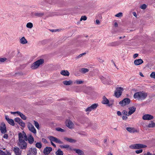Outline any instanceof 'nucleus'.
I'll use <instances>...</instances> for the list:
<instances>
[{"label": "nucleus", "mask_w": 155, "mask_h": 155, "mask_svg": "<svg viewBox=\"0 0 155 155\" xmlns=\"http://www.w3.org/2000/svg\"><path fill=\"white\" fill-rule=\"evenodd\" d=\"M13 151L16 155H21V151L18 147H15L13 149Z\"/></svg>", "instance_id": "4468645a"}, {"label": "nucleus", "mask_w": 155, "mask_h": 155, "mask_svg": "<svg viewBox=\"0 0 155 155\" xmlns=\"http://www.w3.org/2000/svg\"><path fill=\"white\" fill-rule=\"evenodd\" d=\"M8 135L7 134H5L3 136V137L5 139H7L8 138Z\"/></svg>", "instance_id": "864d4df0"}, {"label": "nucleus", "mask_w": 155, "mask_h": 155, "mask_svg": "<svg viewBox=\"0 0 155 155\" xmlns=\"http://www.w3.org/2000/svg\"><path fill=\"white\" fill-rule=\"evenodd\" d=\"M64 139L65 140L71 143H73L75 142V141L74 140L68 137H65Z\"/></svg>", "instance_id": "7c9ffc66"}, {"label": "nucleus", "mask_w": 155, "mask_h": 155, "mask_svg": "<svg viewBox=\"0 0 155 155\" xmlns=\"http://www.w3.org/2000/svg\"><path fill=\"white\" fill-rule=\"evenodd\" d=\"M19 140H27L26 134L24 133H19L18 134Z\"/></svg>", "instance_id": "1a4fd4ad"}, {"label": "nucleus", "mask_w": 155, "mask_h": 155, "mask_svg": "<svg viewBox=\"0 0 155 155\" xmlns=\"http://www.w3.org/2000/svg\"><path fill=\"white\" fill-rule=\"evenodd\" d=\"M96 24H99L100 23L99 20L98 19H97L96 20Z\"/></svg>", "instance_id": "680f3d73"}, {"label": "nucleus", "mask_w": 155, "mask_h": 155, "mask_svg": "<svg viewBox=\"0 0 155 155\" xmlns=\"http://www.w3.org/2000/svg\"><path fill=\"white\" fill-rule=\"evenodd\" d=\"M103 83L104 84H112V82L111 81H109L108 79L106 80V79L104 78V77H102L100 78Z\"/></svg>", "instance_id": "dca6fc26"}, {"label": "nucleus", "mask_w": 155, "mask_h": 155, "mask_svg": "<svg viewBox=\"0 0 155 155\" xmlns=\"http://www.w3.org/2000/svg\"><path fill=\"white\" fill-rule=\"evenodd\" d=\"M18 113V115L22 119L25 120L26 119V117L25 115L20 112Z\"/></svg>", "instance_id": "bb28decb"}, {"label": "nucleus", "mask_w": 155, "mask_h": 155, "mask_svg": "<svg viewBox=\"0 0 155 155\" xmlns=\"http://www.w3.org/2000/svg\"><path fill=\"white\" fill-rule=\"evenodd\" d=\"M75 82L77 84H82L83 83V81H82L76 80L75 81Z\"/></svg>", "instance_id": "09e8293b"}, {"label": "nucleus", "mask_w": 155, "mask_h": 155, "mask_svg": "<svg viewBox=\"0 0 155 155\" xmlns=\"http://www.w3.org/2000/svg\"><path fill=\"white\" fill-rule=\"evenodd\" d=\"M126 130L129 132L131 133H134L135 132H137V130H135L134 128H131L130 127H127L126 128Z\"/></svg>", "instance_id": "4be33fe9"}, {"label": "nucleus", "mask_w": 155, "mask_h": 155, "mask_svg": "<svg viewBox=\"0 0 155 155\" xmlns=\"http://www.w3.org/2000/svg\"><path fill=\"white\" fill-rule=\"evenodd\" d=\"M147 155H152V154L150 152H147Z\"/></svg>", "instance_id": "338daca9"}, {"label": "nucleus", "mask_w": 155, "mask_h": 155, "mask_svg": "<svg viewBox=\"0 0 155 155\" xmlns=\"http://www.w3.org/2000/svg\"><path fill=\"white\" fill-rule=\"evenodd\" d=\"M123 16V13L122 12H119L118 14H116L115 15V16L118 17L120 18Z\"/></svg>", "instance_id": "58836bf2"}, {"label": "nucleus", "mask_w": 155, "mask_h": 155, "mask_svg": "<svg viewBox=\"0 0 155 155\" xmlns=\"http://www.w3.org/2000/svg\"><path fill=\"white\" fill-rule=\"evenodd\" d=\"M147 96V93L143 91H140L135 93L134 95V99H137L140 100L144 99Z\"/></svg>", "instance_id": "f257e3e1"}, {"label": "nucleus", "mask_w": 155, "mask_h": 155, "mask_svg": "<svg viewBox=\"0 0 155 155\" xmlns=\"http://www.w3.org/2000/svg\"><path fill=\"white\" fill-rule=\"evenodd\" d=\"M150 77L152 78L155 79V72H152L150 75Z\"/></svg>", "instance_id": "37998d69"}, {"label": "nucleus", "mask_w": 155, "mask_h": 155, "mask_svg": "<svg viewBox=\"0 0 155 155\" xmlns=\"http://www.w3.org/2000/svg\"><path fill=\"white\" fill-rule=\"evenodd\" d=\"M57 130L61 132H64V130L60 127H57L56 128Z\"/></svg>", "instance_id": "a19ab883"}, {"label": "nucleus", "mask_w": 155, "mask_h": 155, "mask_svg": "<svg viewBox=\"0 0 155 155\" xmlns=\"http://www.w3.org/2000/svg\"><path fill=\"white\" fill-rule=\"evenodd\" d=\"M18 145L19 147L22 149H25L27 147V143L25 140H19Z\"/></svg>", "instance_id": "39448f33"}, {"label": "nucleus", "mask_w": 155, "mask_h": 155, "mask_svg": "<svg viewBox=\"0 0 155 155\" xmlns=\"http://www.w3.org/2000/svg\"><path fill=\"white\" fill-rule=\"evenodd\" d=\"M35 146L37 147L40 149L42 147V144L40 142H38L36 144Z\"/></svg>", "instance_id": "f704fd0d"}, {"label": "nucleus", "mask_w": 155, "mask_h": 155, "mask_svg": "<svg viewBox=\"0 0 155 155\" xmlns=\"http://www.w3.org/2000/svg\"><path fill=\"white\" fill-rule=\"evenodd\" d=\"M55 154L56 155H63V153L62 151L60 149H58L56 152Z\"/></svg>", "instance_id": "c756f323"}, {"label": "nucleus", "mask_w": 155, "mask_h": 155, "mask_svg": "<svg viewBox=\"0 0 155 155\" xmlns=\"http://www.w3.org/2000/svg\"><path fill=\"white\" fill-rule=\"evenodd\" d=\"M60 74L62 75L65 76H68L69 75V73L67 70H62L60 72Z\"/></svg>", "instance_id": "6ab92c4d"}, {"label": "nucleus", "mask_w": 155, "mask_h": 155, "mask_svg": "<svg viewBox=\"0 0 155 155\" xmlns=\"http://www.w3.org/2000/svg\"><path fill=\"white\" fill-rule=\"evenodd\" d=\"M140 75L141 76H142L143 77V74L141 72L140 73Z\"/></svg>", "instance_id": "69168bd1"}, {"label": "nucleus", "mask_w": 155, "mask_h": 155, "mask_svg": "<svg viewBox=\"0 0 155 155\" xmlns=\"http://www.w3.org/2000/svg\"><path fill=\"white\" fill-rule=\"evenodd\" d=\"M122 113L123 114H125L127 116H128V113H127V112L125 110H124L122 112Z\"/></svg>", "instance_id": "603ef678"}, {"label": "nucleus", "mask_w": 155, "mask_h": 155, "mask_svg": "<svg viewBox=\"0 0 155 155\" xmlns=\"http://www.w3.org/2000/svg\"><path fill=\"white\" fill-rule=\"evenodd\" d=\"M5 119L7 121L10 119L9 118L8 116L7 115L5 116Z\"/></svg>", "instance_id": "6e6d98bb"}, {"label": "nucleus", "mask_w": 155, "mask_h": 155, "mask_svg": "<svg viewBox=\"0 0 155 155\" xmlns=\"http://www.w3.org/2000/svg\"><path fill=\"white\" fill-rule=\"evenodd\" d=\"M28 127L30 131L34 134H36V129L33 125L30 122H28Z\"/></svg>", "instance_id": "6e6552de"}, {"label": "nucleus", "mask_w": 155, "mask_h": 155, "mask_svg": "<svg viewBox=\"0 0 155 155\" xmlns=\"http://www.w3.org/2000/svg\"><path fill=\"white\" fill-rule=\"evenodd\" d=\"M117 114L119 116H120L121 115V113L120 111H118L117 112Z\"/></svg>", "instance_id": "052dcab7"}, {"label": "nucleus", "mask_w": 155, "mask_h": 155, "mask_svg": "<svg viewBox=\"0 0 155 155\" xmlns=\"http://www.w3.org/2000/svg\"><path fill=\"white\" fill-rule=\"evenodd\" d=\"M34 124H35V127L37 129H38L39 128V125L37 121H36L35 120L34 121Z\"/></svg>", "instance_id": "79ce46f5"}, {"label": "nucleus", "mask_w": 155, "mask_h": 155, "mask_svg": "<svg viewBox=\"0 0 155 155\" xmlns=\"http://www.w3.org/2000/svg\"><path fill=\"white\" fill-rule=\"evenodd\" d=\"M102 103L104 104H108L109 103V101L105 96H104L103 97V100L102 101Z\"/></svg>", "instance_id": "b1692460"}, {"label": "nucleus", "mask_w": 155, "mask_h": 155, "mask_svg": "<svg viewBox=\"0 0 155 155\" xmlns=\"http://www.w3.org/2000/svg\"><path fill=\"white\" fill-rule=\"evenodd\" d=\"M114 26H115V27H117L118 26V24L117 23V22H115L114 23Z\"/></svg>", "instance_id": "e2e57ef3"}, {"label": "nucleus", "mask_w": 155, "mask_h": 155, "mask_svg": "<svg viewBox=\"0 0 155 155\" xmlns=\"http://www.w3.org/2000/svg\"><path fill=\"white\" fill-rule=\"evenodd\" d=\"M147 7V5H146L145 4H143L142 5H141L140 6V8L142 9H145Z\"/></svg>", "instance_id": "de8ad7c7"}, {"label": "nucleus", "mask_w": 155, "mask_h": 155, "mask_svg": "<svg viewBox=\"0 0 155 155\" xmlns=\"http://www.w3.org/2000/svg\"><path fill=\"white\" fill-rule=\"evenodd\" d=\"M44 62L43 59H40L33 63L31 66V68L33 69L37 68L40 65L42 64Z\"/></svg>", "instance_id": "7ed1b4c3"}, {"label": "nucleus", "mask_w": 155, "mask_h": 155, "mask_svg": "<svg viewBox=\"0 0 155 155\" xmlns=\"http://www.w3.org/2000/svg\"><path fill=\"white\" fill-rule=\"evenodd\" d=\"M7 122L9 124L12 126H13L15 125L14 122L12 119H10Z\"/></svg>", "instance_id": "72a5a7b5"}, {"label": "nucleus", "mask_w": 155, "mask_h": 155, "mask_svg": "<svg viewBox=\"0 0 155 155\" xmlns=\"http://www.w3.org/2000/svg\"><path fill=\"white\" fill-rule=\"evenodd\" d=\"M143 63V61L141 59L135 60L134 62V64L136 65H140Z\"/></svg>", "instance_id": "f3484780"}, {"label": "nucleus", "mask_w": 155, "mask_h": 155, "mask_svg": "<svg viewBox=\"0 0 155 155\" xmlns=\"http://www.w3.org/2000/svg\"><path fill=\"white\" fill-rule=\"evenodd\" d=\"M136 108L134 107H132L129 108V111L128 113V116L131 115L135 111Z\"/></svg>", "instance_id": "2eb2a0df"}, {"label": "nucleus", "mask_w": 155, "mask_h": 155, "mask_svg": "<svg viewBox=\"0 0 155 155\" xmlns=\"http://www.w3.org/2000/svg\"><path fill=\"white\" fill-rule=\"evenodd\" d=\"M29 153H31V155H36L37 154V149L36 148H31L29 150Z\"/></svg>", "instance_id": "412c9836"}, {"label": "nucleus", "mask_w": 155, "mask_h": 155, "mask_svg": "<svg viewBox=\"0 0 155 155\" xmlns=\"http://www.w3.org/2000/svg\"><path fill=\"white\" fill-rule=\"evenodd\" d=\"M107 155H113V154L110 153H108Z\"/></svg>", "instance_id": "774afa93"}, {"label": "nucleus", "mask_w": 155, "mask_h": 155, "mask_svg": "<svg viewBox=\"0 0 155 155\" xmlns=\"http://www.w3.org/2000/svg\"><path fill=\"white\" fill-rule=\"evenodd\" d=\"M63 83L65 85H71L72 84L73 82L71 80H69L68 81H64L63 82Z\"/></svg>", "instance_id": "393cba45"}, {"label": "nucleus", "mask_w": 155, "mask_h": 155, "mask_svg": "<svg viewBox=\"0 0 155 155\" xmlns=\"http://www.w3.org/2000/svg\"><path fill=\"white\" fill-rule=\"evenodd\" d=\"M133 15L135 16V17H136L137 16V15H136V13L135 12H134L133 13Z\"/></svg>", "instance_id": "0e129e2a"}, {"label": "nucleus", "mask_w": 155, "mask_h": 155, "mask_svg": "<svg viewBox=\"0 0 155 155\" xmlns=\"http://www.w3.org/2000/svg\"><path fill=\"white\" fill-rule=\"evenodd\" d=\"M87 19V18L86 16H82L80 18V21H81L82 20L85 21V20H86Z\"/></svg>", "instance_id": "a18cd8bd"}, {"label": "nucleus", "mask_w": 155, "mask_h": 155, "mask_svg": "<svg viewBox=\"0 0 155 155\" xmlns=\"http://www.w3.org/2000/svg\"><path fill=\"white\" fill-rule=\"evenodd\" d=\"M73 150L79 155H81L83 153V151L79 149H74Z\"/></svg>", "instance_id": "c85d7f7f"}, {"label": "nucleus", "mask_w": 155, "mask_h": 155, "mask_svg": "<svg viewBox=\"0 0 155 155\" xmlns=\"http://www.w3.org/2000/svg\"><path fill=\"white\" fill-rule=\"evenodd\" d=\"M138 56V54H134L133 57L134 58H136Z\"/></svg>", "instance_id": "bf43d9fd"}, {"label": "nucleus", "mask_w": 155, "mask_h": 155, "mask_svg": "<svg viewBox=\"0 0 155 155\" xmlns=\"http://www.w3.org/2000/svg\"><path fill=\"white\" fill-rule=\"evenodd\" d=\"M20 42L22 44H25L27 43L28 41L25 37H23L20 39Z\"/></svg>", "instance_id": "5701e85b"}, {"label": "nucleus", "mask_w": 155, "mask_h": 155, "mask_svg": "<svg viewBox=\"0 0 155 155\" xmlns=\"http://www.w3.org/2000/svg\"><path fill=\"white\" fill-rule=\"evenodd\" d=\"M19 125H20L21 127H24L25 126V123L23 122L22 121L21 123H19Z\"/></svg>", "instance_id": "c03bdc74"}, {"label": "nucleus", "mask_w": 155, "mask_h": 155, "mask_svg": "<svg viewBox=\"0 0 155 155\" xmlns=\"http://www.w3.org/2000/svg\"><path fill=\"white\" fill-rule=\"evenodd\" d=\"M42 141L45 143H47V140L44 138H42Z\"/></svg>", "instance_id": "13d9d810"}, {"label": "nucleus", "mask_w": 155, "mask_h": 155, "mask_svg": "<svg viewBox=\"0 0 155 155\" xmlns=\"http://www.w3.org/2000/svg\"><path fill=\"white\" fill-rule=\"evenodd\" d=\"M143 151L142 149H140L139 150H137L135 151V152L137 154H139L141 153Z\"/></svg>", "instance_id": "8fccbe9b"}, {"label": "nucleus", "mask_w": 155, "mask_h": 155, "mask_svg": "<svg viewBox=\"0 0 155 155\" xmlns=\"http://www.w3.org/2000/svg\"><path fill=\"white\" fill-rule=\"evenodd\" d=\"M27 139L30 144H31L34 142V138L31 135H29L28 136V138Z\"/></svg>", "instance_id": "a211bd4d"}, {"label": "nucleus", "mask_w": 155, "mask_h": 155, "mask_svg": "<svg viewBox=\"0 0 155 155\" xmlns=\"http://www.w3.org/2000/svg\"><path fill=\"white\" fill-rule=\"evenodd\" d=\"M15 121L19 124L22 120L19 118L17 117L15 118Z\"/></svg>", "instance_id": "4c0bfd02"}, {"label": "nucleus", "mask_w": 155, "mask_h": 155, "mask_svg": "<svg viewBox=\"0 0 155 155\" xmlns=\"http://www.w3.org/2000/svg\"><path fill=\"white\" fill-rule=\"evenodd\" d=\"M89 71V70L86 68H82L81 70V72L84 73H86Z\"/></svg>", "instance_id": "e433bc0d"}, {"label": "nucleus", "mask_w": 155, "mask_h": 155, "mask_svg": "<svg viewBox=\"0 0 155 155\" xmlns=\"http://www.w3.org/2000/svg\"><path fill=\"white\" fill-rule=\"evenodd\" d=\"M0 155H10V154L8 152L6 153L3 151L0 150Z\"/></svg>", "instance_id": "c9c22d12"}, {"label": "nucleus", "mask_w": 155, "mask_h": 155, "mask_svg": "<svg viewBox=\"0 0 155 155\" xmlns=\"http://www.w3.org/2000/svg\"><path fill=\"white\" fill-rule=\"evenodd\" d=\"M19 112V111H16V112H11V113L12 114H17L18 115V112Z\"/></svg>", "instance_id": "4d7b16f0"}, {"label": "nucleus", "mask_w": 155, "mask_h": 155, "mask_svg": "<svg viewBox=\"0 0 155 155\" xmlns=\"http://www.w3.org/2000/svg\"><path fill=\"white\" fill-rule=\"evenodd\" d=\"M33 15L38 16V17H41L42 16L44 15V13H40V12H33Z\"/></svg>", "instance_id": "cd10ccee"}, {"label": "nucleus", "mask_w": 155, "mask_h": 155, "mask_svg": "<svg viewBox=\"0 0 155 155\" xmlns=\"http://www.w3.org/2000/svg\"><path fill=\"white\" fill-rule=\"evenodd\" d=\"M60 147L61 148L69 149L70 150H72L71 148L69 145L65 144L61 145Z\"/></svg>", "instance_id": "a878e982"}, {"label": "nucleus", "mask_w": 155, "mask_h": 155, "mask_svg": "<svg viewBox=\"0 0 155 155\" xmlns=\"http://www.w3.org/2000/svg\"><path fill=\"white\" fill-rule=\"evenodd\" d=\"M155 127V123L153 121H151V123H150L148 125L149 127Z\"/></svg>", "instance_id": "2f4dec72"}, {"label": "nucleus", "mask_w": 155, "mask_h": 155, "mask_svg": "<svg viewBox=\"0 0 155 155\" xmlns=\"http://www.w3.org/2000/svg\"><path fill=\"white\" fill-rule=\"evenodd\" d=\"M85 54H86L85 53H84L82 54H81L80 55H79L77 57V58H81V57L83 55H85Z\"/></svg>", "instance_id": "3c124183"}, {"label": "nucleus", "mask_w": 155, "mask_h": 155, "mask_svg": "<svg viewBox=\"0 0 155 155\" xmlns=\"http://www.w3.org/2000/svg\"><path fill=\"white\" fill-rule=\"evenodd\" d=\"M33 26V24L31 22H28L26 25V27L29 28H32Z\"/></svg>", "instance_id": "473e14b6"}, {"label": "nucleus", "mask_w": 155, "mask_h": 155, "mask_svg": "<svg viewBox=\"0 0 155 155\" xmlns=\"http://www.w3.org/2000/svg\"><path fill=\"white\" fill-rule=\"evenodd\" d=\"M118 45V42H112L110 44V45L111 46H115Z\"/></svg>", "instance_id": "ea45409f"}, {"label": "nucleus", "mask_w": 155, "mask_h": 155, "mask_svg": "<svg viewBox=\"0 0 155 155\" xmlns=\"http://www.w3.org/2000/svg\"><path fill=\"white\" fill-rule=\"evenodd\" d=\"M123 90V88L121 87L117 88L116 90L115 93V95L117 97H119L122 94V91Z\"/></svg>", "instance_id": "423d86ee"}, {"label": "nucleus", "mask_w": 155, "mask_h": 155, "mask_svg": "<svg viewBox=\"0 0 155 155\" xmlns=\"http://www.w3.org/2000/svg\"><path fill=\"white\" fill-rule=\"evenodd\" d=\"M122 118L124 120H126L127 118V117L126 115L123 116H122Z\"/></svg>", "instance_id": "5fc2aeb1"}, {"label": "nucleus", "mask_w": 155, "mask_h": 155, "mask_svg": "<svg viewBox=\"0 0 155 155\" xmlns=\"http://www.w3.org/2000/svg\"><path fill=\"white\" fill-rule=\"evenodd\" d=\"M98 105L96 104H94L91 105L90 107L87 108L86 109V111H91L92 110L94 109L97 108Z\"/></svg>", "instance_id": "ddd939ff"}, {"label": "nucleus", "mask_w": 155, "mask_h": 155, "mask_svg": "<svg viewBox=\"0 0 155 155\" xmlns=\"http://www.w3.org/2000/svg\"><path fill=\"white\" fill-rule=\"evenodd\" d=\"M6 60L5 58H0V63L3 62Z\"/></svg>", "instance_id": "49530a36"}, {"label": "nucleus", "mask_w": 155, "mask_h": 155, "mask_svg": "<svg viewBox=\"0 0 155 155\" xmlns=\"http://www.w3.org/2000/svg\"><path fill=\"white\" fill-rule=\"evenodd\" d=\"M130 102V99L128 98H124L123 100L120 101L119 104L121 106H124L129 104Z\"/></svg>", "instance_id": "0eeeda50"}, {"label": "nucleus", "mask_w": 155, "mask_h": 155, "mask_svg": "<svg viewBox=\"0 0 155 155\" xmlns=\"http://www.w3.org/2000/svg\"><path fill=\"white\" fill-rule=\"evenodd\" d=\"M48 138L50 140L51 144L54 147H56V145L53 143V142H55L56 143H58L59 144H62L63 143L58 138L52 136H50L48 137Z\"/></svg>", "instance_id": "f03ea898"}, {"label": "nucleus", "mask_w": 155, "mask_h": 155, "mask_svg": "<svg viewBox=\"0 0 155 155\" xmlns=\"http://www.w3.org/2000/svg\"><path fill=\"white\" fill-rule=\"evenodd\" d=\"M66 125L70 128H71L73 127V124L70 120L66 121Z\"/></svg>", "instance_id": "aec40b11"}, {"label": "nucleus", "mask_w": 155, "mask_h": 155, "mask_svg": "<svg viewBox=\"0 0 155 155\" xmlns=\"http://www.w3.org/2000/svg\"><path fill=\"white\" fill-rule=\"evenodd\" d=\"M0 130L2 134H5L7 131L5 124L4 123H1L0 125Z\"/></svg>", "instance_id": "9d476101"}, {"label": "nucleus", "mask_w": 155, "mask_h": 155, "mask_svg": "<svg viewBox=\"0 0 155 155\" xmlns=\"http://www.w3.org/2000/svg\"><path fill=\"white\" fill-rule=\"evenodd\" d=\"M153 118V117L149 114H145L142 117V119L144 120H150Z\"/></svg>", "instance_id": "9b49d317"}, {"label": "nucleus", "mask_w": 155, "mask_h": 155, "mask_svg": "<svg viewBox=\"0 0 155 155\" xmlns=\"http://www.w3.org/2000/svg\"><path fill=\"white\" fill-rule=\"evenodd\" d=\"M147 147L145 145L140 144H132L129 146V148L131 149H137L144 148Z\"/></svg>", "instance_id": "20e7f679"}, {"label": "nucleus", "mask_w": 155, "mask_h": 155, "mask_svg": "<svg viewBox=\"0 0 155 155\" xmlns=\"http://www.w3.org/2000/svg\"><path fill=\"white\" fill-rule=\"evenodd\" d=\"M52 149L51 147H46L44 150L43 153L45 154L48 155L52 151Z\"/></svg>", "instance_id": "f8f14e48"}]
</instances>
